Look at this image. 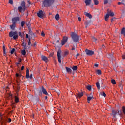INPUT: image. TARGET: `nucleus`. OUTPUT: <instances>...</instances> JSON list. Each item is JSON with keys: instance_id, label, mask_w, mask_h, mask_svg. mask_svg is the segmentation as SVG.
<instances>
[{"instance_id": "f257e3e1", "label": "nucleus", "mask_w": 125, "mask_h": 125, "mask_svg": "<svg viewBox=\"0 0 125 125\" xmlns=\"http://www.w3.org/2000/svg\"><path fill=\"white\" fill-rule=\"evenodd\" d=\"M18 10L19 12H25V10H26V3L25 1H23L21 3V5L18 7Z\"/></svg>"}, {"instance_id": "f03ea898", "label": "nucleus", "mask_w": 125, "mask_h": 125, "mask_svg": "<svg viewBox=\"0 0 125 125\" xmlns=\"http://www.w3.org/2000/svg\"><path fill=\"white\" fill-rule=\"evenodd\" d=\"M42 93L43 94H45V95H48V93L47 92V91H46V89L43 86H42L40 90L38 91V95L39 96H42Z\"/></svg>"}, {"instance_id": "7ed1b4c3", "label": "nucleus", "mask_w": 125, "mask_h": 125, "mask_svg": "<svg viewBox=\"0 0 125 125\" xmlns=\"http://www.w3.org/2000/svg\"><path fill=\"white\" fill-rule=\"evenodd\" d=\"M79 37L76 33L72 32L71 33V39L73 40L74 42H79L80 40Z\"/></svg>"}, {"instance_id": "20e7f679", "label": "nucleus", "mask_w": 125, "mask_h": 125, "mask_svg": "<svg viewBox=\"0 0 125 125\" xmlns=\"http://www.w3.org/2000/svg\"><path fill=\"white\" fill-rule=\"evenodd\" d=\"M54 2V0H44L43 2L45 7H49L51 6Z\"/></svg>"}, {"instance_id": "39448f33", "label": "nucleus", "mask_w": 125, "mask_h": 125, "mask_svg": "<svg viewBox=\"0 0 125 125\" xmlns=\"http://www.w3.org/2000/svg\"><path fill=\"white\" fill-rule=\"evenodd\" d=\"M9 37L10 38L13 37L14 40H17L18 39V32L17 31H11L9 33Z\"/></svg>"}, {"instance_id": "423d86ee", "label": "nucleus", "mask_w": 125, "mask_h": 125, "mask_svg": "<svg viewBox=\"0 0 125 125\" xmlns=\"http://www.w3.org/2000/svg\"><path fill=\"white\" fill-rule=\"evenodd\" d=\"M68 42V37L67 36H63V39L62 40L61 42V45L63 46V45H65L66 44V42Z\"/></svg>"}, {"instance_id": "0eeeda50", "label": "nucleus", "mask_w": 125, "mask_h": 125, "mask_svg": "<svg viewBox=\"0 0 125 125\" xmlns=\"http://www.w3.org/2000/svg\"><path fill=\"white\" fill-rule=\"evenodd\" d=\"M57 53L58 62L60 64H61V50H60V49H59Z\"/></svg>"}, {"instance_id": "6e6552de", "label": "nucleus", "mask_w": 125, "mask_h": 125, "mask_svg": "<svg viewBox=\"0 0 125 125\" xmlns=\"http://www.w3.org/2000/svg\"><path fill=\"white\" fill-rule=\"evenodd\" d=\"M11 118H5L4 119H2L1 121V125H5L6 123H11Z\"/></svg>"}, {"instance_id": "1a4fd4ad", "label": "nucleus", "mask_w": 125, "mask_h": 125, "mask_svg": "<svg viewBox=\"0 0 125 125\" xmlns=\"http://www.w3.org/2000/svg\"><path fill=\"white\" fill-rule=\"evenodd\" d=\"M37 16H38L40 18H43V16H44V14H43V11L42 10H40L37 13Z\"/></svg>"}, {"instance_id": "9d476101", "label": "nucleus", "mask_w": 125, "mask_h": 125, "mask_svg": "<svg viewBox=\"0 0 125 125\" xmlns=\"http://www.w3.org/2000/svg\"><path fill=\"white\" fill-rule=\"evenodd\" d=\"M85 52L87 55H89L90 56H91V55H93V54H94V51L88 50L87 49L85 50Z\"/></svg>"}, {"instance_id": "9b49d317", "label": "nucleus", "mask_w": 125, "mask_h": 125, "mask_svg": "<svg viewBox=\"0 0 125 125\" xmlns=\"http://www.w3.org/2000/svg\"><path fill=\"white\" fill-rule=\"evenodd\" d=\"M19 21V17H14L12 19V24H16L17 22Z\"/></svg>"}, {"instance_id": "f8f14e48", "label": "nucleus", "mask_w": 125, "mask_h": 125, "mask_svg": "<svg viewBox=\"0 0 125 125\" xmlns=\"http://www.w3.org/2000/svg\"><path fill=\"white\" fill-rule=\"evenodd\" d=\"M26 78L27 79H32L33 78V74H30V71L29 70V69L27 68L26 70Z\"/></svg>"}, {"instance_id": "ddd939ff", "label": "nucleus", "mask_w": 125, "mask_h": 125, "mask_svg": "<svg viewBox=\"0 0 125 125\" xmlns=\"http://www.w3.org/2000/svg\"><path fill=\"white\" fill-rule=\"evenodd\" d=\"M29 32L28 34L30 36L31 38H35V34L33 33V31L31 30V28H28Z\"/></svg>"}, {"instance_id": "4468645a", "label": "nucleus", "mask_w": 125, "mask_h": 125, "mask_svg": "<svg viewBox=\"0 0 125 125\" xmlns=\"http://www.w3.org/2000/svg\"><path fill=\"white\" fill-rule=\"evenodd\" d=\"M41 59H42V60L43 61H45V62H47V61H48V58L47 57L43 55H41Z\"/></svg>"}, {"instance_id": "2eb2a0df", "label": "nucleus", "mask_w": 125, "mask_h": 125, "mask_svg": "<svg viewBox=\"0 0 125 125\" xmlns=\"http://www.w3.org/2000/svg\"><path fill=\"white\" fill-rule=\"evenodd\" d=\"M85 3L86 4V6H88L89 5H90V4L91 3V0H84Z\"/></svg>"}, {"instance_id": "dca6fc26", "label": "nucleus", "mask_w": 125, "mask_h": 125, "mask_svg": "<svg viewBox=\"0 0 125 125\" xmlns=\"http://www.w3.org/2000/svg\"><path fill=\"white\" fill-rule=\"evenodd\" d=\"M85 24V28H87V27H88V26H90V24H91V21H86L84 23Z\"/></svg>"}, {"instance_id": "f3484780", "label": "nucleus", "mask_w": 125, "mask_h": 125, "mask_svg": "<svg viewBox=\"0 0 125 125\" xmlns=\"http://www.w3.org/2000/svg\"><path fill=\"white\" fill-rule=\"evenodd\" d=\"M107 13L109 14V16H111L112 17H113V16H115V14H114V12L109 11V9L107 10Z\"/></svg>"}, {"instance_id": "a211bd4d", "label": "nucleus", "mask_w": 125, "mask_h": 125, "mask_svg": "<svg viewBox=\"0 0 125 125\" xmlns=\"http://www.w3.org/2000/svg\"><path fill=\"white\" fill-rule=\"evenodd\" d=\"M22 46H23L24 49H27V44L26 43V42H25L24 38L23 39V41H22Z\"/></svg>"}, {"instance_id": "6ab92c4d", "label": "nucleus", "mask_w": 125, "mask_h": 125, "mask_svg": "<svg viewBox=\"0 0 125 125\" xmlns=\"http://www.w3.org/2000/svg\"><path fill=\"white\" fill-rule=\"evenodd\" d=\"M112 114L113 118H116V115H117V114H118V111H116L115 110H112Z\"/></svg>"}, {"instance_id": "aec40b11", "label": "nucleus", "mask_w": 125, "mask_h": 125, "mask_svg": "<svg viewBox=\"0 0 125 125\" xmlns=\"http://www.w3.org/2000/svg\"><path fill=\"white\" fill-rule=\"evenodd\" d=\"M85 15L87 16V17H88L90 19H91L92 18V15L90 14L89 13H85Z\"/></svg>"}, {"instance_id": "412c9836", "label": "nucleus", "mask_w": 125, "mask_h": 125, "mask_svg": "<svg viewBox=\"0 0 125 125\" xmlns=\"http://www.w3.org/2000/svg\"><path fill=\"white\" fill-rule=\"evenodd\" d=\"M65 69H66V72L67 73H72V69H71V68H69L68 67H66Z\"/></svg>"}, {"instance_id": "4be33fe9", "label": "nucleus", "mask_w": 125, "mask_h": 125, "mask_svg": "<svg viewBox=\"0 0 125 125\" xmlns=\"http://www.w3.org/2000/svg\"><path fill=\"white\" fill-rule=\"evenodd\" d=\"M121 34L125 36V28L124 27L122 29Z\"/></svg>"}, {"instance_id": "5701e85b", "label": "nucleus", "mask_w": 125, "mask_h": 125, "mask_svg": "<svg viewBox=\"0 0 125 125\" xmlns=\"http://www.w3.org/2000/svg\"><path fill=\"white\" fill-rule=\"evenodd\" d=\"M15 24H14V23H13L12 24V25H11L10 26V28L11 29V30H14L15 29Z\"/></svg>"}, {"instance_id": "b1692460", "label": "nucleus", "mask_w": 125, "mask_h": 125, "mask_svg": "<svg viewBox=\"0 0 125 125\" xmlns=\"http://www.w3.org/2000/svg\"><path fill=\"white\" fill-rule=\"evenodd\" d=\"M96 85L98 89L99 90V89H100V84L99 83V82H98L96 83Z\"/></svg>"}, {"instance_id": "393cba45", "label": "nucleus", "mask_w": 125, "mask_h": 125, "mask_svg": "<svg viewBox=\"0 0 125 125\" xmlns=\"http://www.w3.org/2000/svg\"><path fill=\"white\" fill-rule=\"evenodd\" d=\"M78 97H79V98H81L83 95V92H78L77 94Z\"/></svg>"}, {"instance_id": "a878e982", "label": "nucleus", "mask_w": 125, "mask_h": 125, "mask_svg": "<svg viewBox=\"0 0 125 125\" xmlns=\"http://www.w3.org/2000/svg\"><path fill=\"white\" fill-rule=\"evenodd\" d=\"M15 102L16 103H18V102H19V98L16 96H15Z\"/></svg>"}, {"instance_id": "bb28decb", "label": "nucleus", "mask_w": 125, "mask_h": 125, "mask_svg": "<svg viewBox=\"0 0 125 125\" xmlns=\"http://www.w3.org/2000/svg\"><path fill=\"white\" fill-rule=\"evenodd\" d=\"M109 17H110V15H109V14L107 13V14L105 16V21H108Z\"/></svg>"}, {"instance_id": "cd10ccee", "label": "nucleus", "mask_w": 125, "mask_h": 125, "mask_svg": "<svg viewBox=\"0 0 125 125\" xmlns=\"http://www.w3.org/2000/svg\"><path fill=\"white\" fill-rule=\"evenodd\" d=\"M21 52L22 55H26V49H24V50H22Z\"/></svg>"}, {"instance_id": "c85d7f7f", "label": "nucleus", "mask_w": 125, "mask_h": 125, "mask_svg": "<svg viewBox=\"0 0 125 125\" xmlns=\"http://www.w3.org/2000/svg\"><path fill=\"white\" fill-rule=\"evenodd\" d=\"M92 98L93 99V96L92 97H88L87 98V100H88V103H89V102H90V100H91V99H92Z\"/></svg>"}, {"instance_id": "c756f323", "label": "nucleus", "mask_w": 125, "mask_h": 125, "mask_svg": "<svg viewBox=\"0 0 125 125\" xmlns=\"http://www.w3.org/2000/svg\"><path fill=\"white\" fill-rule=\"evenodd\" d=\"M55 18L56 20H59V14H57L55 15Z\"/></svg>"}, {"instance_id": "7c9ffc66", "label": "nucleus", "mask_w": 125, "mask_h": 125, "mask_svg": "<svg viewBox=\"0 0 125 125\" xmlns=\"http://www.w3.org/2000/svg\"><path fill=\"white\" fill-rule=\"evenodd\" d=\"M93 1L95 5H98V3H99V2L98 0H93Z\"/></svg>"}, {"instance_id": "2f4dec72", "label": "nucleus", "mask_w": 125, "mask_h": 125, "mask_svg": "<svg viewBox=\"0 0 125 125\" xmlns=\"http://www.w3.org/2000/svg\"><path fill=\"white\" fill-rule=\"evenodd\" d=\"M73 71H77V70L78 69V66H74L72 68Z\"/></svg>"}, {"instance_id": "473e14b6", "label": "nucleus", "mask_w": 125, "mask_h": 125, "mask_svg": "<svg viewBox=\"0 0 125 125\" xmlns=\"http://www.w3.org/2000/svg\"><path fill=\"white\" fill-rule=\"evenodd\" d=\"M86 88H87V89L89 90V91H91V88H92L91 85L87 86Z\"/></svg>"}, {"instance_id": "72a5a7b5", "label": "nucleus", "mask_w": 125, "mask_h": 125, "mask_svg": "<svg viewBox=\"0 0 125 125\" xmlns=\"http://www.w3.org/2000/svg\"><path fill=\"white\" fill-rule=\"evenodd\" d=\"M18 34H19V36L21 38V39H22V38H23V35L22 34V33L19 32L18 33Z\"/></svg>"}, {"instance_id": "f704fd0d", "label": "nucleus", "mask_w": 125, "mask_h": 125, "mask_svg": "<svg viewBox=\"0 0 125 125\" xmlns=\"http://www.w3.org/2000/svg\"><path fill=\"white\" fill-rule=\"evenodd\" d=\"M117 113H118V115H119V116H122V115H123V112L121 110H118L117 111Z\"/></svg>"}, {"instance_id": "c9c22d12", "label": "nucleus", "mask_w": 125, "mask_h": 125, "mask_svg": "<svg viewBox=\"0 0 125 125\" xmlns=\"http://www.w3.org/2000/svg\"><path fill=\"white\" fill-rule=\"evenodd\" d=\"M122 109L123 113L124 114V115H125V106H123L122 107Z\"/></svg>"}, {"instance_id": "e433bc0d", "label": "nucleus", "mask_w": 125, "mask_h": 125, "mask_svg": "<svg viewBox=\"0 0 125 125\" xmlns=\"http://www.w3.org/2000/svg\"><path fill=\"white\" fill-rule=\"evenodd\" d=\"M111 83H112V84H116V80H115L114 79L111 80Z\"/></svg>"}, {"instance_id": "4c0bfd02", "label": "nucleus", "mask_w": 125, "mask_h": 125, "mask_svg": "<svg viewBox=\"0 0 125 125\" xmlns=\"http://www.w3.org/2000/svg\"><path fill=\"white\" fill-rule=\"evenodd\" d=\"M97 73L98 74V75H101V70H97Z\"/></svg>"}, {"instance_id": "58836bf2", "label": "nucleus", "mask_w": 125, "mask_h": 125, "mask_svg": "<svg viewBox=\"0 0 125 125\" xmlns=\"http://www.w3.org/2000/svg\"><path fill=\"white\" fill-rule=\"evenodd\" d=\"M31 44H32V43H31V41H28V48H30V47H31Z\"/></svg>"}, {"instance_id": "ea45409f", "label": "nucleus", "mask_w": 125, "mask_h": 125, "mask_svg": "<svg viewBox=\"0 0 125 125\" xmlns=\"http://www.w3.org/2000/svg\"><path fill=\"white\" fill-rule=\"evenodd\" d=\"M24 25H25V21H22L21 22V26L22 27V28L24 27Z\"/></svg>"}, {"instance_id": "a19ab883", "label": "nucleus", "mask_w": 125, "mask_h": 125, "mask_svg": "<svg viewBox=\"0 0 125 125\" xmlns=\"http://www.w3.org/2000/svg\"><path fill=\"white\" fill-rule=\"evenodd\" d=\"M14 51H15V49L13 48L11 51V54H13V53H14Z\"/></svg>"}, {"instance_id": "79ce46f5", "label": "nucleus", "mask_w": 125, "mask_h": 125, "mask_svg": "<svg viewBox=\"0 0 125 125\" xmlns=\"http://www.w3.org/2000/svg\"><path fill=\"white\" fill-rule=\"evenodd\" d=\"M41 36L42 37H45V33H44V32L43 31H42V32H41Z\"/></svg>"}, {"instance_id": "37998d69", "label": "nucleus", "mask_w": 125, "mask_h": 125, "mask_svg": "<svg viewBox=\"0 0 125 125\" xmlns=\"http://www.w3.org/2000/svg\"><path fill=\"white\" fill-rule=\"evenodd\" d=\"M119 86L120 89H121V90H123V85H122L121 84H120L119 85Z\"/></svg>"}, {"instance_id": "c03bdc74", "label": "nucleus", "mask_w": 125, "mask_h": 125, "mask_svg": "<svg viewBox=\"0 0 125 125\" xmlns=\"http://www.w3.org/2000/svg\"><path fill=\"white\" fill-rule=\"evenodd\" d=\"M9 3H10V4H13V0H9Z\"/></svg>"}, {"instance_id": "a18cd8bd", "label": "nucleus", "mask_w": 125, "mask_h": 125, "mask_svg": "<svg viewBox=\"0 0 125 125\" xmlns=\"http://www.w3.org/2000/svg\"><path fill=\"white\" fill-rule=\"evenodd\" d=\"M108 0H104V4H107V3H108Z\"/></svg>"}, {"instance_id": "49530a36", "label": "nucleus", "mask_w": 125, "mask_h": 125, "mask_svg": "<svg viewBox=\"0 0 125 125\" xmlns=\"http://www.w3.org/2000/svg\"><path fill=\"white\" fill-rule=\"evenodd\" d=\"M17 82V83L18 84V85L19 86V84H20V80H16Z\"/></svg>"}, {"instance_id": "de8ad7c7", "label": "nucleus", "mask_w": 125, "mask_h": 125, "mask_svg": "<svg viewBox=\"0 0 125 125\" xmlns=\"http://www.w3.org/2000/svg\"><path fill=\"white\" fill-rule=\"evenodd\" d=\"M16 77H21V75H20V74H19L18 73H16Z\"/></svg>"}, {"instance_id": "09e8293b", "label": "nucleus", "mask_w": 125, "mask_h": 125, "mask_svg": "<svg viewBox=\"0 0 125 125\" xmlns=\"http://www.w3.org/2000/svg\"><path fill=\"white\" fill-rule=\"evenodd\" d=\"M122 4H123V5H125V0H122Z\"/></svg>"}, {"instance_id": "8fccbe9b", "label": "nucleus", "mask_w": 125, "mask_h": 125, "mask_svg": "<svg viewBox=\"0 0 125 125\" xmlns=\"http://www.w3.org/2000/svg\"><path fill=\"white\" fill-rule=\"evenodd\" d=\"M16 65H17V66L19 68V65H20V63H18L17 62H16Z\"/></svg>"}, {"instance_id": "3c124183", "label": "nucleus", "mask_w": 125, "mask_h": 125, "mask_svg": "<svg viewBox=\"0 0 125 125\" xmlns=\"http://www.w3.org/2000/svg\"><path fill=\"white\" fill-rule=\"evenodd\" d=\"M22 61V59L20 58L19 59V61L18 63H19L20 64V63H21V62Z\"/></svg>"}, {"instance_id": "603ef678", "label": "nucleus", "mask_w": 125, "mask_h": 125, "mask_svg": "<svg viewBox=\"0 0 125 125\" xmlns=\"http://www.w3.org/2000/svg\"><path fill=\"white\" fill-rule=\"evenodd\" d=\"M103 96H104V97H106V93L104 92H103V94H102Z\"/></svg>"}, {"instance_id": "864d4df0", "label": "nucleus", "mask_w": 125, "mask_h": 125, "mask_svg": "<svg viewBox=\"0 0 125 125\" xmlns=\"http://www.w3.org/2000/svg\"><path fill=\"white\" fill-rule=\"evenodd\" d=\"M4 52V55H6V51L5 50V49L3 50Z\"/></svg>"}, {"instance_id": "5fc2aeb1", "label": "nucleus", "mask_w": 125, "mask_h": 125, "mask_svg": "<svg viewBox=\"0 0 125 125\" xmlns=\"http://www.w3.org/2000/svg\"><path fill=\"white\" fill-rule=\"evenodd\" d=\"M93 42H96L97 41V39L95 38V37L93 38Z\"/></svg>"}, {"instance_id": "6e6d98bb", "label": "nucleus", "mask_w": 125, "mask_h": 125, "mask_svg": "<svg viewBox=\"0 0 125 125\" xmlns=\"http://www.w3.org/2000/svg\"><path fill=\"white\" fill-rule=\"evenodd\" d=\"M122 59H125V53H124V55H122Z\"/></svg>"}, {"instance_id": "4d7b16f0", "label": "nucleus", "mask_w": 125, "mask_h": 125, "mask_svg": "<svg viewBox=\"0 0 125 125\" xmlns=\"http://www.w3.org/2000/svg\"><path fill=\"white\" fill-rule=\"evenodd\" d=\"M16 107V106H15V105H12V109H13V110H14V109H15Z\"/></svg>"}, {"instance_id": "13d9d810", "label": "nucleus", "mask_w": 125, "mask_h": 125, "mask_svg": "<svg viewBox=\"0 0 125 125\" xmlns=\"http://www.w3.org/2000/svg\"><path fill=\"white\" fill-rule=\"evenodd\" d=\"M82 20V19L81 18V17H78V21H79V22H81V21Z\"/></svg>"}, {"instance_id": "bf43d9fd", "label": "nucleus", "mask_w": 125, "mask_h": 125, "mask_svg": "<svg viewBox=\"0 0 125 125\" xmlns=\"http://www.w3.org/2000/svg\"><path fill=\"white\" fill-rule=\"evenodd\" d=\"M33 46H34V47H36V46H37V42H35V43H34Z\"/></svg>"}, {"instance_id": "052dcab7", "label": "nucleus", "mask_w": 125, "mask_h": 125, "mask_svg": "<svg viewBox=\"0 0 125 125\" xmlns=\"http://www.w3.org/2000/svg\"><path fill=\"white\" fill-rule=\"evenodd\" d=\"M54 54V53H51L49 55V56H53V55Z\"/></svg>"}, {"instance_id": "680f3d73", "label": "nucleus", "mask_w": 125, "mask_h": 125, "mask_svg": "<svg viewBox=\"0 0 125 125\" xmlns=\"http://www.w3.org/2000/svg\"><path fill=\"white\" fill-rule=\"evenodd\" d=\"M123 4V2H119L118 3V5H121V4Z\"/></svg>"}, {"instance_id": "e2e57ef3", "label": "nucleus", "mask_w": 125, "mask_h": 125, "mask_svg": "<svg viewBox=\"0 0 125 125\" xmlns=\"http://www.w3.org/2000/svg\"><path fill=\"white\" fill-rule=\"evenodd\" d=\"M9 98H11V97H12V95L11 94H9Z\"/></svg>"}, {"instance_id": "0e129e2a", "label": "nucleus", "mask_w": 125, "mask_h": 125, "mask_svg": "<svg viewBox=\"0 0 125 125\" xmlns=\"http://www.w3.org/2000/svg\"><path fill=\"white\" fill-rule=\"evenodd\" d=\"M26 39L29 38V35H28V34H26Z\"/></svg>"}, {"instance_id": "69168bd1", "label": "nucleus", "mask_w": 125, "mask_h": 125, "mask_svg": "<svg viewBox=\"0 0 125 125\" xmlns=\"http://www.w3.org/2000/svg\"><path fill=\"white\" fill-rule=\"evenodd\" d=\"M94 66L95 67H98V64L96 63L94 64Z\"/></svg>"}, {"instance_id": "338daca9", "label": "nucleus", "mask_w": 125, "mask_h": 125, "mask_svg": "<svg viewBox=\"0 0 125 125\" xmlns=\"http://www.w3.org/2000/svg\"><path fill=\"white\" fill-rule=\"evenodd\" d=\"M23 70H24V66H22L21 68V71H23Z\"/></svg>"}, {"instance_id": "774afa93", "label": "nucleus", "mask_w": 125, "mask_h": 125, "mask_svg": "<svg viewBox=\"0 0 125 125\" xmlns=\"http://www.w3.org/2000/svg\"><path fill=\"white\" fill-rule=\"evenodd\" d=\"M114 20H115V18L111 19V22H113L114 21Z\"/></svg>"}]
</instances>
